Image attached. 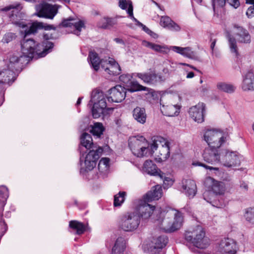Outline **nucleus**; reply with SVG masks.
Segmentation results:
<instances>
[{"label": "nucleus", "instance_id": "obj_1", "mask_svg": "<svg viewBox=\"0 0 254 254\" xmlns=\"http://www.w3.org/2000/svg\"><path fill=\"white\" fill-rule=\"evenodd\" d=\"M134 212L138 213L143 220L150 218L154 212L156 215L154 223L160 229L166 232H173L179 229L183 225L184 217L182 213L171 208L155 209V206L148 204L143 200L138 201Z\"/></svg>", "mask_w": 254, "mask_h": 254}, {"label": "nucleus", "instance_id": "obj_2", "mask_svg": "<svg viewBox=\"0 0 254 254\" xmlns=\"http://www.w3.org/2000/svg\"><path fill=\"white\" fill-rule=\"evenodd\" d=\"M79 150L82 172L91 171L96 166L97 161L103 150L102 147L93 143L90 134L86 132L81 136Z\"/></svg>", "mask_w": 254, "mask_h": 254}, {"label": "nucleus", "instance_id": "obj_3", "mask_svg": "<svg viewBox=\"0 0 254 254\" xmlns=\"http://www.w3.org/2000/svg\"><path fill=\"white\" fill-rule=\"evenodd\" d=\"M22 6L18 3H14L6 6L0 9L2 11L8 12L10 20L13 24L25 29V37L27 35L36 32L38 29H45L49 30H55L56 28L53 25H47L42 22H36L28 28L27 25L23 21H20L24 17V13L21 11Z\"/></svg>", "mask_w": 254, "mask_h": 254}, {"label": "nucleus", "instance_id": "obj_4", "mask_svg": "<svg viewBox=\"0 0 254 254\" xmlns=\"http://www.w3.org/2000/svg\"><path fill=\"white\" fill-rule=\"evenodd\" d=\"M43 41L42 45L36 43L32 39H24L22 43V50L24 54L28 56L30 55H37L39 57H44L51 51L54 44L50 41V39L54 38L52 33L48 32L43 35Z\"/></svg>", "mask_w": 254, "mask_h": 254}, {"label": "nucleus", "instance_id": "obj_5", "mask_svg": "<svg viewBox=\"0 0 254 254\" xmlns=\"http://www.w3.org/2000/svg\"><path fill=\"white\" fill-rule=\"evenodd\" d=\"M204 185L209 190L203 193V197L208 202L214 206L221 208L225 206L224 202L217 201L215 198L217 194H222L225 191V187L222 182H218L212 178L207 177L204 181Z\"/></svg>", "mask_w": 254, "mask_h": 254}, {"label": "nucleus", "instance_id": "obj_6", "mask_svg": "<svg viewBox=\"0 0 254 254\" xmlns=\"http://www.w3.org/2000/svg\"><path fill=\"white\" fill-rule=\"evenodd\" d=\"M142 45L144 47L162 54H166L170 50H172L189 59H196L197 58L196 53L189 47L183 48L179 46H170L169 47L165 45H158L146 40L142 41Z\"/></svg>", "mask_w": 254, "mask_h": 254}, {"label": "nucleus", "instance_id": "obj_7", "mask_svg": "<svg viewBox=\"0 0 254 254\" xmlns=\"http://www.w3.org/2000/svg\"><path fill=\"white\" fill-rule=\"evenodd\" d=\"M140 222L139 215L133 211L120 215L117 224L120 230L126 232H132L138 228Z\"/></svg>", "mask_w": 254, "mask_h": 254}, {"label": "nucleus", "instance_id": "obj_8", "mask_svg": "<svg viewBox=\"0 0 254 254\" xmlns=\"http://www.w3.org/2000/svg\"><path fill=\"white\" fill-rule=\"evenodd\" d=\"M185 239L196 248L205 249L209 245V239L205 237V232L202 226L196 225L185 233Z\"/></svg>", "mask_w": 254, "mask_h": 254}, {"label": "nucleus", "instance_id": "obj_9", "mask_svg": "<svg viewBox=\"0 0 254 254\" xmlns=\"http://www.w3.org/2000/svg\"><path fill=\"white\" fill-rule=\"evenodd\" d=\"M179 101V97L176 95L166 94L162 96L160 102L162 114L170 117L178 116L181 109Z\"/></svg>", "mask_w": 254, "mask_h": 254}, {"label": "nucleus", "instance_id": "obj_10", "mask_svg": "<svg viewBox=\"0 0 254 254\" xmlns=\"http://www.w3.org/2000/svg\"><path fill=\"white\" fill-rule=\"evenodd\" d=\"M170 143L163 137L157 136L151 138V154L155 153L159 161H164L170 156Z\"/></svg>", "mask_w": 254, "mask_h": 254}, {"label": "nucleus", "instance_id": "obj_11", "mask_svg": "<svg viewBox=\"0 0 254 254\" xmlns=\"http://www.w3.org/2000/svg\"><path fill=\"white\" fill-rule=\"evenodd\" d=\"M227 135L222 130L217 128L207 129L203 135L204 140L208 146L212 148H220L226 143Z\"/></svg>", "mask_w": 254, "mask_h": 254}, {"label": "nucleus", "instance_id": "obj_12", "mask_svg": "<svg viewBox=\"0 0 254 254\" xmlns=\"http://www.w3.org/2000/svg\"><path fill=\"white\" fill-rule=\"evenodd\" d=\"M128 146L132 153L138 157L151 154L150 144L143 136L130 137L128 140Z\"/></svg>", "mask_w": 254, "mask_h": 254}, {"label": "nucleus", "instance_id": "obj_13", "mask_svg": "<svg viewBox=\"0 0 254 254\" xmlns=\"http://www.w3.org/2000/svg\"><path fill=\"white\" fill-rule=\"evenodd\" d=\"M90 102L93 104L92 113L95 119L99 118L107 107L106 100L103 93L98 90L93 91Z\"/></svg>", "mask_w": 254, "mask_h": 254}, {"label": "nucleus", "instance_id": "obj_14", "mask_svg": "<svg viewBox=\"0 0 254 254\" xmlns=\"http://www.w3.org/2000/svg\"><path fill=\"white\" fill-rule=\"evenodd\" d=\"M238 249L234 240L224 238L216 244L213 251L214 254H236Z\"/></svg>", "mask_w": 254, "mask_h": 254}, {"label": "nucleus", "instance_id": "obj_15", "mask_svg": "<svg viewBox=\"0 0 254 254\" xmlns=\"http://www.w3.org/2000/svg\"><path fill=\"white\" fill-rule=\"evenodd\" d=\"M135 76L140 79L145 83L149 85L155 84L166 80L165 76L162 75L161 73H156L153 70H150L145 72L137 73Z\"/></svg>", "mask_w": 254, "mask_h": 254}, {"label": "nucleus", "instance_id": "obj_16", "mask_svg": "<svg viewBox=\"0 0 254 254\" xmlns=\"http://www.w3.org/2000/svg\"><path fill=\"white\" fill-rule=\"evenodd\" d=\"M205 113V105L202 102H199L197 105L190 107L189 111L190 117L198 123L204 121Z\"/></svg>", "mask_w": 254, "mask_h": 254}, {"label": "nucleus", "instance_id": "obj_17", "mask_svg": "<svg viewBox=\"0 0 254 254\" xmlns=\"http://www.w3.org/2000/svg\"><path fill=\"white\" fill-rule=\"evenodd\" d=\"M219 148L206 147L202 154L204 160L212 165H215L220 161Z\"/></svg>", "mask_w": 254, "mask_h": 254}, {"label": "nucleus", "instance_id": "obj_18", "mask_svg": "<svg viewBox=\"0 0 254 254\" xmlns=\"http://www.w3.org/2000/svg\"><path fill=\"white\" fill-rule=\"evenodd\" d=\"M126 92L127 90L125 87L119 85H116L109 90L108 100L120 103L125 99Z\"/></svg>", "mask_w": 254, "mask_h": 254}, {"label": "nucleus", "instance_id": "obj_19", "mask_svg": "<svg viewBox=\"0 0 254 254\" xmlns=\"http://www.w3.org/2000/svg\"><path fill=\"white\" fill-rule=\"evenodd\" d=\"M168 243V238L165 236H160L154 239L149 244H146V247L148 251L152 254H156L159 253Z\"/></svg>", "mask_w": 254, "mask_h": 254}, {"label": "nucleus", "instance_id": "obj_20", "mask_svg": "<svg viewBox=\"0 0 254 254\" xmlns=\"http://www.w3.org/2000/svg\"><path fill=\"white\" fill-rule=\"evenodd\" d=\"M63 27H69L74 28L73 33L76 35H79L82 30L84 28V23L82 20L69 18L64 20L61 24Z\"/></svg>", "mask_w": 254, "mask_h": 254}, {"label": "nucleus", "instance_id": "obj_21", "mask_svg": "<svg viewBox=\"0 0 254 254\" xmlns=\"http://www.w3.org/2000/svg\"><path fill=\"white\" fill-rule=\"evenodd\" d=\"M235 36L239 43L249 44L251 42V36L248 31L238 25H234Z\"/></svg>", "mask_w": 254, "mask_h": 254}, {"label": "nucleus", "instance_id": "obj_22", "mask_svg": "<svg viewBox=\"0 0 254 254\" xmlns=\"http://www.w3.org/2000/svg\"><path fill=\"white\" fill-rule=\"evenodd\" d=\"M21 50H22V46ZM22 52L23 53V55H19L18 54H14L10 56L8 63L7 64L8 69L13 71L14 70H17L18 67H19L20 62L25 58H33L34 55V54H29L30 56H28V55H26V54L23 53V50H22Z\"/></svg>", "mask_w": 254, "mask_h": 254}, {"label": "nucleus", "instance_id": "obj_23", "mask_svg": "<svg viewBox=\"0 0 254 254\" xmlns=\"http://www.w3.org/2000/svg\"><path fill=\"white\" fill-rule=\"evenodd\" d=\"M182 187L184 192L190 198H192L195 195L196 185L193 180L190 179H185L182 182Z\"/></svg>", "mask_w": 254, "mask_h": 254}, {"label": "nucleus", "instance_id": "obj_24", "mask_svg": "<svg viewBox=\"0 0 254 254\" xmlns=\"http://www.w3.org/2000/svg\"><path fill=\"white\" fill-rule=\"evenodd\" d=\"M105 67H103L105 71L111 75H118L120 73L121 67L114 59L108 58L106 59Z\"/></svg>", "mask_w": 254, "mask_h": 254}, {"label": "nucleus", "instance_id": "obj_25", "mask_svg": "<svg viewBox=\"0 0 254 254\" xmlns=\"http://www.w3.org/2000/svg\"><path fill=\"white\" fill-rule=\"evenodd\" d=\"M242 88L245 91L254 90V72L253 71H248L244 76Z\"/></svg>", "mask_w": 254, "mask_h": 254}, {"label": "nucleus", "instance_id": "obj_26", "mask_svg": "<svg viewBox=\"0 0 254 254\" xmlns=\"http://www.w3.org/2000/svg\"><path fill=\"white\" fill-rule=\"evenodd\" d=\"M162 195V188L159 185H156L148 191L144 196L143 200L147 202L158 200Z\"/></svg>", "mask_w": 254, "mask_h": 254}, {"label": "nucleus", "instance_id": "obj_27", "mask_svg": "<svg viewBox=\"0 0 254 254\" xmlns=\"http://www.w3.org/2000/svg\"><path fill=\"white\" fill-rule=\"evenodd\" d=\"M142 170L149 175L159 176L161 178H163L164 173L158 170L156 165L151 160H146L144 162Z\"/></svg>", "mask_w": 254, "mask_h": 254}, {"label": "nucleus", "instance_id": "obj_28", "mask_svg": "<svg viewBox=\"0 0 254 254\" xmlns=\"http://www.w3.org/2000/svg\"><path fill=\"white\" fill-rule=\"evenodd\" d=\"M225 159L226 160L223 162V164L226 167H232L240 164V158L236 152H227Z\"/></svg>", "mask_w": 254, "mask_h": 254}, {"label": "nucleus", "instance_id": "obj_29", "mask_svg": "<svg viewBox=\"0 0 254 254\" xmlns=\"http://www.w3.org/2000/svg\"><path fill=\"white\" fill-rule=\"evenodd\" d=\"M15 79L14 71L9 69L0 70V83H12Z\"/></svg>", "mask_w": 254, "mask_h": 254}, {"label": "nucleus", "instance_id": "obj_30", "mask_svg": "<svg viewBox=\"0 0 254 254\" xmlns=\"http://www.w3.org/2000/svg\"><path fill=\"white\" fill-rule=\"evenodd\" d=\"M88 58L90 59V64L95 70L97 71L99 69L100 64L102 68L105 67L106 60H100L96 53L90 52Z\"/></svg>", "mask_w": 254, "mask_h": 254}, {"label": "nucleus", "instance_id": "obj_31", "mask_svg": "<svg viewBox=\"0 0 254 254\" xmlns=\"http://www.w3.org/2000/svg\"><path fill=\"white\" fill-rule=\"evenodd\" d=\"M133 117L141 124H144L146 120V114L144 108L137 107L133 111Z\"/></svg>", "mask_w": 254, "mask_h": 254}, {"label": "nucleus", "instance_id": "obj_32", "mask_svg": "<svg viewBox=\"0 0 254 254\" xmlns=\"http://www.w3.org/2000/svg\"><path fill=\"white\" fill-rule=\"evenodd\" d=\"M126 242L123 237H119L116 240L112 249V254H123L126 249Z\"/></svg>", "mask_w": 254, "mask_h": 254}, {"label": "nucleus", "instance_id": "obj_33", "mask_svg": "<svg viewBox=\"0 0 254 254\" xmlns=\"http://www.w3.org/2000/svg\"><path fill=\"white\" fill-rule=\"evenodd\" d=\"M226 1L235 8H237L240 6L239 0H212V6L214 10H215L216 7L223 6Z\"/></svg>", "mask_w": 254, "mask_h": 254}, {"label": "nucleus", "instance_id": "obj_34", "mask_svg": "<svg viewBox=\"0 0 254 254\" xmlns=\"http://www.w3.org/2000/svg\"><path fill=\"white\" fill-rule=\"evenodd\" d=\"M119 7L124 10H127L129 16L133 19L134 17L133 14V5L130 0H119Z\"/></svg>", "mask_w": 254, "mask_h": 254}, {"label": "nucleus", "instance_id": "obj_35", "mask_svg": "<svg viewBox=\"0 0 254 254\" xmlns=\"http://www.w3.org/2000/svg\"><path fill=\"white\" fill-rule=\"evenodd\" d=\"M69 227L76 231V234L81 235L86 230V226L82 223L76 220H72L69 222Z\"/></svg>", "mask_w": 254, "mask_h": 254}, {"label": "nucleus", "instance_id": "obj_36", "mask_svg": "<svg viewBox=\"0 0 254 254\" xmlns=\"http://www.w3.org/2000/svg\"><path fill=\"white\" fill-rule=\"evenodd\" d=\"M117 24L116 19L112 18L104 17L101 19L99 23V26L106 29L110 28Z\"/></svg>", "mask_w": 254, "mask_h": 254}, {"label": "nucleus", "instance_id": "obj_37", "mask_svg": "<svg viewBox=\"0 0 254 254\" xmlns=\"http://www.w3.org/2000/svg\"><path fill=\"white\" fill-rule=\"evenodd\" d=\"M227 38L228 40L229 46L231 52L234 54L235 56H237L238 55V49L236 39L230 34H228L227 35Z\"/></svg>", "mask_w": 254, "mask_h": 254}, {"label": "nucleus", "instance_id": "obj_38", "mask_svg": "<svg viewBox=\"0 0 254 254\" xmlns=\"http://www.w3.org/2000/svg\"><path fill=\"white\" fill-rule=\"evenodd\" d=\"M128 91L130 92L139 91H149V89L139 84L137 81H131L128 86Z\"/></svg>", "mask_w": 254, "mask_h": 254}, {"label": "nucleus", "instance_id": "obj_39", "mask_svg": "<svg viewBox=\"0 0 254 254\" xmlns=\"http://www.w3.org/2000/svg\"><path fill=\"white\" fill-rule=\"evenodd\" d=\"M216 87L219 90L230 93L233 92L236 89L232 84L222 82L217 83Z\"/></svg>", "mask_w": 254, "mask_h": 254}, {"label": "nucleus", "instance_id": "obj_40", "mask_svg": "<svg viewBox=\"0 0 254 254\" xmlns=\"http://www.w3.org/2000/svg\"><path fill=\"white\" fill-rule=\"evenodd\" d=\"M110 159L108 158H102L98 164L99 171L103 174L107 173L109 168Z\"/></svg>", "mask_w": 254, "mask_h": 254}, {"label": "nucleus", "instance_id": "obj_41", "mask_svg": "<svg viewBox=\"0 0 254 254\" xmlns=\"http://www.w3.org/2000/svg\"><path fill=\"white\" fill-rule=\"evenodd\" d=\"M8 196L7 188L5 186L0 187V206L3 207Z\"/></svg>", "mask_w": 254, "mask_h": 254}, {"label": "nucleus", "instance_id": "obj_42", "mask_svg": "<svg viewBox=\"0 0 254 254\" xmlns=\"http://www.w3.org/2000/svg\"><path fill=\"white\" fill-rule=\"evenodd\" d=\"M126 192L120 191L114 196V205L115 207L120 206L124 202Z\"/></svg>", "mask_w": 254, "mask_h": 254}, {"label": "nucleus", "instance_id": "obj_43", "mask_svg": "<svg viewBox=\"0 0 254 254\" xmlns=\"http://www.w3.org/2000/svg\"><path fill=\"white\" fill-rule=\"evenodd\" d=\"M104 127L101 123H96L94 124L91 130L93 135L100 136L103 133Z\"/></svg>", "mask_w": 254, "mask_h": 254}, {"label": "nucleus", "instance_id": "obj_44", "mask_svg": "<svg viewBox=\"0 0 254 254\" xmlns=\"http://www.w3.org/2000/svg\"><path fill=\"white\" fill-rule=\"evenodd\" d=\"M244 217L249 222L254 224V208H248L245 210Z\"/></svg>", "mask_w": 254, "mask_h": 254}, {"label": "nucleus", "instance_id": "obj_45", "mask_svg": "<svg viewBox=\"0 0 254 254\" xmlns=\"http://www.w3.org/2000/svg\"><path fill=\"white\" fill-rule=\"evenodd\" d=\"M173 20L167 16H162L160 18V24L165 28H168Z\"/></svg>", "mask_w": 254, "mask_h": 254}, {"label": "nucleus", "instance_id": "obj_46", "mask_svg": "<svg viewBox=\"0 0 254 254\" xmlns=\"http://www.w3.org/2000/svg\"><path fill=\"white\" fill-rule=\"evenodd\" d=\"M246 3L253 4L248 8L246 12L248 17L251 18L254 17V0H246Z\"/></svg>", "mask_w": 254, "mask_h": 254}, {"label": "nucleus", "instance_id": "obj_47", "mask_svg": "<svg viewBox=\"0 0 254 254\" xmlns=\"http://www.w3.org/2000/svg\"><path fill=\"white\" fill-rule=\"evenodd\" d=\"M192 165L193 166H202V167L205 168L206 169L209 170L210 171H216V172H219V168H218L209 166L206 165H205V164H203L202 163L199 162H193L192 163Z\"/></svg>", "mask_w": 254, "mask_h": 254}, {"label": "nucleus", "instance_id": "obj_48", "mask_svg": "<svg viewBox=\"0 0 254 254\" xmlns=\"http://www.w3.org/2000/svg\"><path fill=\"white\" fill-rule=\"evenodd\" d=\"M161 179H163V186L164 188H168L173 184V180L170 177H165L164 174L163 175V178Z\"/></svg>", "mask_w": 254, "mask_h": 254}, {"label": "nucleus", "instance_id": "obj_49", "mask_svg": "<svg viewBox=\"0 0 254 254\" xmlns=\"http://www.w3.org/2000/svg\"><path fill=\"white\" fill-rule=\"evenodd\" d=\"M168 29L174 32H179L181 31V27L177 23L172 21Z\"/></svg>", "mask_w": 254, "mask_h": 254}, {"label": "nucleus", "instance_id": "obj_50", "mask_svg": "<svg viewBox=\"0 0 254 254\" xmlns=\"http://www.w3.org/2000/svg\"><path fill=\"white\" fill-rule=\"evenodd\" d=\"M130 79L131 76L129 74H122L120 76V80L126 84L129 83Z\"/></svg>", "mask_w": 254, "mask_h": 254}, {"label": "nucleus", "instance_id": "obj_51", "mask_svg": "<svg viewBox=\"0 0 254 254\" xmlns=\"http://www.w3.org/2000/svg\"><path fill=\"white\" fill-rule=\"evenodd\" d=\"M134 22H135L136 24L138 26L141 27L143 31H144L146 33H149L151 30H150L148 27H147L145 25H143L142 23L140 22L137 19H136L135 17L132 19Z\"/></svg>", "mask_w": 254, "mask_h": 254}, {"label": "nucleus", "instance_id": "obj_52", "mask_svg": "<svg viewBox=\"0 0 254 254\" xmlns=\"http://www.w3.org/2000/svg\"><path fill=\"white\" fill-rule=\"evenodd\" d=\"M15 35L12 33H9L5 34L3 37V40L6 43H8L11 41L13 38H15Z\"/></svg>", "mask_w": 254, "mask_h": 254}, {"label": "nucleus", "instance_id": "obj_53", "mask_svg": "<svg viewBox=\"0 0 254 254\" xmlns=\"http://www.w3.org/2000/svg\"><path fill=\"white\" fill-rule=\"evenodd\" d=\"M162 75H164L166 77V79L167 78V77L169 75L170 71L168 68H164L162 69V73H160Z\"/></svg>", "mask_w": 254, "mask_h": 254}, {"label": "nucleus", "instance_id": "obj_54", "mask_svg": "<svg viewBox=\"0 0 254 254\" xmlns=\"http://www.w3.org/2000/svg\"><path fill=\"white\" fill-rule=\"evenodd\" d=\"M148 34H149L150 36L154 39L157 38L158 37V35L151 30H150Z\"/></svg>", "mask_w": 254, "mask_h": 254}, {"label": "nucleus", "instance_id": "obj_55", "mask_svg": "<svg viewBox=\"0 0 254 254\" xmlns=\"http://www.w3.org/2000/svg\"><path fill=\"white\" fill-rule=\"evenodd\" d=\"M216 42V41L215 39L211 40V44L210 45V48L212 51H213V50H214V48L215 46Z\"/></svg>", "mask_w": 254, "mask_h": 254}, {"label": "nucleus", "instance_id": "obj_56", "mask_svg": "<svg viewBox=\"0 0 254 254\" xmlns=\"http://www.w3.org/2000/svg\"><path fill=\"white\" fill-rule=\"evenodd\" d=\"M240 187L242 189H244L245 190H247L248 189V185L245 182H242L241 183Z\"/></svg>", "mask_w": 254, "mask_h": 254}, {"label": "nucleus", "instance_id": "obj_57", "mask_svg": "<svg viewBox=\"0 0 254 254\" xmlns=\"http://www.w3.org/2000/svg\"><path fill=\"white\" fill-rule=\"evenodd\" d=\"M194 76V74L193 72H190L188 73L187 75V78H191L192 77H193Z\"/></svg>", "mask_w": 254, "mask_h": 254}, {"label": "nucleus", "instance_id": "obj_58", "mask_svg": "<svg viewBox=\"0 0 254 254\" xmlns=\"http://www.w3.org/2000/svg\"><path fill=\"white\" fill-rule=\"evenodd\" d=\"M114 40L118 43L124 44V42L122 39L120 38H115Z\"/></svg>", "mask_w": 254, "mask_h": 254}, {"label": "nucleus", "instance_id": "obj_59", "mask_svg": "<svg viewBox=\"0 0 254 254\" xmlns=\"http://www.w3.org/2000/svg\"><path fill=\"white\" fill-rule=\"evenodd\" d=\"M179 64H180V65H185V66H190V64H186V63H180Z\"/></svg>", "mask_w": 254, "mask_h": 254}, {"label": "nucleus", "instance_id": "obj_60", "mask_svg": "<svg viewBox=\"0 0 254 254\" xmlns=\"http://www.w3.org/2000/svg\"><path fill=\"white\" fill-rule=\"evenodd\" d=\"M81 99H82L81 98H79L78 99V100H77V101L76 102V105H79L80 104Z\"/></svg>", "mask_w": 254, "mask_h": 254}, {"label": "nucleus", "instance_id": "obj_61", "mask_svg": "<svg viewBox=\"0 0 254 254\" xmlns=\"http://www.w3.org/2000/svg\"><path fill=\"white\" fill-rule=\"evenodd\" d=\"M196 3H200L202 1V0H194Z\"/></svg>", "mask_w": 254, "mask_h": 254}, {"label": "nucleus", "instance_id": "obj_62", "mask_svg": "<svg viewBox=\"0 0 254 254\" xmlns=\"http://www.w3.org/2000/svg\"><path fill=\"white\" fill-rule=\"evenodd\" d=\"M189 67H190V68H191L192 69H193L194 70H197L196 68L194 67L193 66L190 65V66Z\"/></svg>", "mask_w": 254, "mask_h": 254}, {"label": "nucleus", "instance_id": "obj_63", "mask_svg": "<svg viewBox=\"0 0 254 254\" xmlns=\"http://www.w3.org/2000/svg\"><path fill=\"white\" fill-rule=\"evenodd\" d=\"M201 91L203 92H205L207 90L206 89H204L203 88H202V89H201Z\"/></svg>", "mask_w": 254, "mask_h": 254}, {"label": "nucleus", "instance_id": "obj_64", "mask_svg": "<svg viewBox=\"0 0 254 254\" xmlns=\"http://www.w3.org/2000/svg\"><path fill=\"white\" fill-rule=\"evenodd\" d=\"M252 128H253V130H254V123L253 124V125H252Z\"/></svg>", "mask_w": 254, "mask_h": 254}]
</instances>
